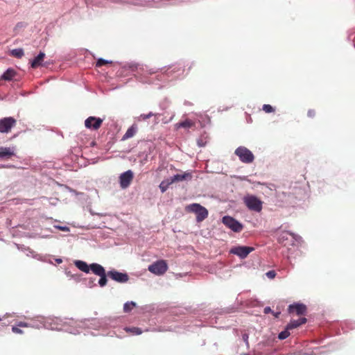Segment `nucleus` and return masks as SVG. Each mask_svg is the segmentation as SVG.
Wrapping results in <instances>:
<instances>
[{"mask_svg":"<svg viewBox=\"0 0 355 355\" xmlns=\"http://www.w3.org/2000/svg\"><path fill=\"white\" fill-rule=\"evenodd\" d=\"M288 310L290 313L295 312L298 315H304L306 311V306L303 304L296 303L289 305Z\"/></svg>","mask_w":355,"mask_h":355,"instance_id":"nucleus-11","label":"nucleus"},{"mask_svg":"<svg viewBox=\"0 0 355 355\" xmlns=\"http://www.w3.org/2000/svg\"><path fill=\"white\" fill-rule=\"evenodd\" d=\"M16 75V71L13 69H8L1 76V79L4 80H11Z\"/></svg>","mask_w":355,"mask_h":355,"instance_id":"nucleus-20","label":"nucleus"},{"mask_svg":"<svg viewBox=\"0 0 355 355\" xmlns=\"http://www.w3.org/2000/svg\"><path fill=\"white\" fill-rule=\"evenodd\" d=\"M291 236L293 239L295 238V234L293 233H290L288 232H282L279 234L278 236V242L284 245H286V241L288 239V236Z\"/></svg>","mask_w":355,"mask_h":355,"instance_id":"nucleus-16","label":"nucleus"},{"mask_svg":"<svg viewBox=\"0 0 355 355\" xmlns=\"http://www.w3.org/2000/svg\"><path fill=\"white\" fill-rule=\"evenodd\" d=\"M248 338H249V336H248V334H244L242 336V339L248 347H249Z\"/></svg>","mask_w":355,"mask_h":355,"instance_id":"nucleus-34","label":"nucleus"},{"mask_svg":"<svg viewBox=\"0 0 355 355\" xmlns=\"http://www.w3.org/2000/svg\"><path fill=\"white\" fill-rule=\"evenodd\" d=\"M55 227L63 232H68L69 230V228L67 226L55 225Z\"/></svg>","mask_w":355,"mask_h":355,"instance_id":"nucleus-35","label":"nucleus"},{"mask_svg":"<svg viewBox=\"0 0 355 355\" xmlns=\"http://www.w3.org/2000/svg\"><path fill=\"white\" fill-rule=\"evenodd\" d=\"M307 320L306 318H301L298 320H291L288 324L287 327L288 329H293L295 328H297L300 327V325L305 324Z\"/></svg>","mask_w":355,"mask_h":355,"instance_id":"nucleus-15","label":"nucleus"},{"mask_svg":"<svg viewBox=\"0 0 355 355\" xmlns=\"http://www.w3.org/2000/svg\"><path fill=\"white\" fill-rule=\"evenodd\" d=\"M290 329H288V327H286V329L284 331H282L279 334L278 338L280 340H284L286 338H288L290 336Z\"/></svg>","mask_w":355,"mask_h":355,"instance_id":"nucleus-26","label":"nucleus"},{"mask_svg":"<svg viewBox=\"0 0 355 355\" xmlns=\"http://www.w3.org/2000/svg\"><path fill=\"white\" fill-rule=\"evenodd\" d=\"M107 273L106 274L105 272L103 275L99 276L101 278H100V279L98 281V284H99V285L101 287L105 286L106 285V284H107Z\"/></svg>","mask_w":355,"mask_h":355,"instance_id":"nucleus-27","label":"nucleus"},{"mask_svg":"<svg viewBox=\"0 0 355 355\" xmlns=\"http://www.w3.org/2000/svg\"><path fill=\"white\" fill-rule=\"evenodd\" d=\"M254 250V248L248 246H236L231 248L230 252L236 254L241 259H245Z\"/></svg>","mask_w":355,"mask_h":355,"instance_id":"nucleus-7","label":"nucleus"},{"mask_svg":"<svg viewBox=\"0 0 355 355\" xmlns=\"http://www.w3.org/2000/svg\"><path fill=\"white\" fill-rule=\"evenodd\" d=\"M223 224L235 232H240L243 230V225L234 218L226 216L223 218Z\"/></svg>","mask_w":355,"mask_h":355,"instance_id":"nucleus-6","label":"nucleus"},{"mask_svg":"<svg viewBox=\"0 0 355 355\" xmlns=\"http://www.w3.org/2000/svg\"><path fill=\"white\" fill-rule=\"evenodd\" d=\"M175 126L177 128H186V129L191 128L195 126V123L190 119H186L184 121L178 123L175 125Z\"/></svg>","mask_w":355,"mask_h":355,"instance_id":"nucleus-18","label":"nucleus"},{"mask_svg":"<svg viewBox=\"0 0 355 355\" xmlns=\"http://www.w3.org/2000/svg\"><path fill=\"white\" fill-rule=\"evenodd\" d=\"M17 326L19 327H34L31 324L28 323V322H19L17 324Z\"/></svg>","mask_w":355,"mask_h":355,"instance_id":"nucleus-30","label":"nucleus"},{"mask_svg":"<svg viewBox=\"0 0 355 355\" xmlns=\"http://www.w3.org/2000/svg\"><path fill=\"white\" fill-rule=\"evenodd\" d=\"M136 306V303L134 302H127L123 305V311L125 313H128L132 311V309Z\"/></svg>","mask_w":355,"mask_h":355,"instance_id":"nucleus-23","label":"nucleus"},{"mask_svg":"<svg viewBox=\"0 0 355 355\" xmlns=\"http://www.w3.org/2000/svg\"><path fill=\"white\" fill-rule=\"evenodd\" d=\"M154 115H155V114H153V112H150L148 114H141L140 118L142 119L143 120H146Z\"/></svg>","mask_w":355,"mask_h":355,"instance_id":"nucleus-31","label":"nucleus"},{"mask_svg":"<svg viewBox=\"0 0 355 355\" xmlns=\"http://www.w3.org/2000/svg\"><path fill=\"white\" fill-rule=\"evenodd\" d=\"M2 320V318L0 317V322Z\"/></svg>","mask_w":355,"mask_h":355,"instance_id":"nucleus-40","label":"nucleus"},{"mask_svg":"<svg viewBox=\"0 0 355 355\" xmlns=\"http://www.w3.org/2000/svg\"><path fill=\"white\" fill-rule=\"evenodd\" d=\"M316 112L315 110H309L307 112V115L310 118H313L315 116Z\"/></svg>","mask_w":355,"mask_h":355,"instance_id":"nucleus-37","label":"nucleus"},{"mask_svg":"<svg viewBox=\"0 0 355 355\" xmlns=\"http://www.w3.org/2000/svg\"><path fill=\"white\" fill-rule=\"evenodd\" d=\"M103 120L96 116H89L85 121V126L91 130H97L102 125Z\"/></svg>","mask_w":355,"mask_h":355,"instance_id":"nucleus-8","label":"nucleus"},{"mask_svg":"<svg viewBox=\"0 0 355 355\" xmlns=\"http://www.w3.org/2000/svg\"><path fill=\"white\" fill-rule=\"evenodd\" d=\"M263 312L264 313H268L271 312V309L269 306H266L264 308Z\"/></svg>","mask_w":355,"mask_h":355,"instance_id":"nucleus-38","label":"nucleus"},{"mask_svg":"<svg viewBox=\"0 0 355 355\" xmlns=\"http://www.w3.org/2000/svg\"><path fill=\"white\" fill-rule=\"evenodd\" d=\"M192 178L191 173L189 172H184L183 174H177L173 176L170 179V183H174L177 182H182L184 180H189Z\"/></svg>","mask_w":355,"mask_h":355,"instance_id":"nucleus-13","label":"nucleus"},{"mask_svg":"<svg viewBox=\"0 0 355 355\" xmlns=\"http://www.w3.org/2000/svg\"><path fill=\"white\" fill-rule=\"evenodd\" d=\"M76 266L81 271L88 273L90 271V266L83 261H76L75 262Z\"/></svg>","mask_w":355,"mask_h":355,"instance_id":"nucleus-19","label":"nucleus"},{"mask_svg":"<svg viewBox=\"0 0 355 355\" xmlns=\"http://www.w3.org/2000/svg\"><path fill=\"white\" fill-rule=\"evenodd\" d=\"M262 109L266 113H271L275 111V109L270 105H268V104H264L263 105Z\"/></svg>","mask_w":355,"mask_h":355,"instance_id":"nucleus-29","label":"nucleus"},{"mask_svg":"<svg viewBox=\"0 0 355 355\" xmlns=\"http://www.w3.org/2000/svg\"><path fill=\"white\" fill-rule=\"evenodd\" d=\"M107 276L120 283H125L128 281V275L126 273L120 272L116 270L109 271Z\"/></svg>","mask_w":355,"mask_h":355,"instance_id":"nucleus-10","label":"nucleus"},{"mask_svg":"<svg viewBox=\"0 0 355 355\" xmlns=\"http://www.w3.org/2000/svg\"><path fill=\"white\" fill-rule=\"evenodd\" d=\"M168 268L166 261L162 259L150 265L148 270L156 275H162L167 271Z\"/></svg>","mask_w":355,"mask_h":355,"instance_id":"nucleus-4","label":"nucleus"},{"mask_svg":"<svg viewBox=\"0 0 355 355\" xmlns=\"http://www.w3.org/2000/svg\"><path fill=\"white\" fill-rule=\"evenodd\" d=\"M243 201L250 210L260 212L262 209V202L254 196H247Z\"/></svg>","mask_w":355,"mask_h":355,"instance_id":"nucleus-3","label":"nucleus"},{"mask_svg":"<svg viewBox=\"0 0 355 355\" xmlns=\"http://www.w3.org/2000/svg\"><path fill=\"white\" fill-rule=\"evenodd\" d=\"M279 314H280V313H279V312H278V313H275V316L276 318H277V317L279 316Z\"/></svg>","mask_w":355,"mask_h":355,"instance_id":"nucleus-39","label":"nucleus"},{"mask_svg":"<svg viewBox=\"0 0 355 355\" xmlns=\"http://www.w3.org/2000/svg\"><path fill=\"white\" fill-rule=\"evenodd\" d=\"M15 155V150L10 147H0V159H8Z\"/></svg>","mask_w":355,"mask_h":355,"instance_id":"nucleus-12","label":"nucleus"},{"mask_svg":"<svg viewBox=\"0 0 355 355\" xmlns=\"http://www.w3.org/2000/svg\"><path fill=\"white\" fill-rule=\"evenodd\" d=\"M16 123L17 121L11 116L0 119V132L8 133L10 132L12 128L15 126Z\"/></svg>","mask_w":355,"mask_h":355,"instance_id":"nucleus-5","label":"nucleus"},{"mask_svg":"<svg viewBox=\"0 0 355 355\" xmlns=\"http://www.w3.org/2000/svg\"><path fill=\"white\" fill-rule=\"evenodd\" d=\"M136 132L137 127L133 125L127 130L126 132L122 137V140L124 141L134 137Z\"/></svg>","mask_w":355,"mask_h":355,"instance_id":"nucleus-21","label":"nucleus"},{"mask_svg":"<svg viewBox=\"0 0 355 355\" xmlns=\"http://www.w3.org/2000/svg\"><path fill=\"white\" fill-rule=\"evenodd\" d=\"M186 211L193 212L196 214V220L198 222L204 220L208 216L207 209L198 203L191 204L186 207Z\"/></svg>","mask_w":355,"mask_h":355,"instance_id":"nucleus-1","label":"nucleus"},{"mask_svg":"<svg viewBox=\"0 0 355 355\" xmlns=\"http://www.w3.org/2000/svg\"><path fill=\"white\" fill-rule=\"evenodd\" d=\"M172 183H170V179L167 180L166 181H162L159 184V189L162 193L165 192L168 186L171 184Z\"/></svg>","mask_w":355,"mask_h":355,"instance_id":"nucleus-25","label":"nucleus"},{"mask_svg":"<svg viewBox=\"0 0 355 355\" xmlns=\"http://www.w3.org/2000/svg\"><path fill=\"white\" fill-rule=\"evenodd\" d=\"M234 153L243 163L250 164L254 162V156L253 153L245 146L238 147Z\"/></svg>","mask_w":355,"mask_h":355,"instance_id":"nucleus-2","label":"nucleus"},{"mask_svg":"<svg viewBox=\"0 0 355 355\" xmlns=\"http://www.w3.org/2000/svg\"><path fill=\"white\" fill-rule=\"evenodd\" d=\"M24 54V53L22 49H15L11 51V55L17 58H21Z\"/></svg>","mask_w":355,"mask_h":355,"instance_id":"nucleus-24","label":"nucleus"},{"mask_svg":"<svg viewBox=\"0 0 355 355\" xmlns=\"http://www.w3.org/2000/svg\"><path fill=\"white\" fill-rule=\"evenodd\" d=\"M266 276L270 279H273L276 276V272L275 270H270L266 272Z\"/></svg>","mask_w":355,"mask_h":355,"instance_id":"nucleus-32","label":"nucleus"},{"mask_svg":"<svg viewBox=\"0 0 355 355\" xmlns=\"http://www.w3.org/2000/svg\"><path fill=\"white\" fill-rule=\"evenodd\" d=\"M45 53L40 52L37 57H35L31 62V67L36 69L42 66V62L45 58Z\"/></svg>","mask_w":355,"mask_h":355,"instance_id":"nucleus-14","label":"nucleus"},{"mask_svg":"<svg viewBox=\"0 0 355 355\" xmlns=\"http://www.w3.org/2000/svg\"><path fill=\"white\" fill-rule=\"evenodd\" d=\"M12 331L15 334H21L24 333V331L21 329H20L19 328H18V327H12Z\"/></svg>","mask_w":355,"mask_h":355,"instance_id":"nucleus-33","label":"nucleus"},{"mask_svg":"<svg viewBox=\"0 0 355 355\" xmlns=\"http://www.w3.org/2000/svg\"><path fill=\"white\" fill-rule=\"evenodd\" d=\"M124 330L128 333H131L135 335H140L142 333L141 329L136 327H125Z\"/></svg>","mask_w":355,"mask_h":355,"instance_id":"nucleus-22","label":"nucleus"},{"mask_svg":"<svg viewBox=\"0 0 355 355\" xmlns=\"http://www.w3.org/2000/svg\"><path fill=\"white\" fill-rule=\"evenodd\" d=\"M133 173L130 170L122 173L119 177L121 187L125 189L129 187L133 180Z\"/></svg>","mask_w":355,"mask_h":355,"instance_id":"nucleus-9","label":"nucleus"},{"mask_svg":"<svg viewBox=\"0 0 355 355\" xmlns=\"http://www.w3.org/2000/svg\"><path fill=\"white\" fill-rule=\"evenodd\" d=\"M90 270L95 275L101 276L105 272L104 268L98 263H92L90 265Z\"/></svg>","mask_w":355,"mask_h":355,"instance_id":"nucleus-17","label":"nucleus"},{"mask_svg":"<svg viewBox=\"0 0 355 355\" xmlns=\"http://www.w3.org/2000/svg\"><path fill=\"white\" fill-rule=\"evenodd\" d=\"M181 70V67H178V66H174L173 67V69L169 71V72H167V74L169 75V74H172L173 73H175L176 71H179Z\"/></svg>","mask_w":355,"mask_h":355,"instance_id":"nucleus-36","label":"nucleus"},{"mask_svg":"<svg viewBox=\"0 0 355 355\" xmlns=\"http://www.w3.org/2000/svg\"><path fill=\"white\" fill-rule=\"evenodd\" d=\"M111 63H112V61H108V60H104L103 58H99L96 63V67H101L103 65H105L107 64H111Z\"/></svg>","mask_w":355,"mask_h":355,"instance_id":"nucleus-28","label":"nucleus"}]
</instances>
